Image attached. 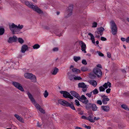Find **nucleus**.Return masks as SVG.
Returning a JSON list of instances; mask_svg holds the SVG:
<instances>
[{"mask_svg": "<svg viewBox=\"0 0 129 129\" xmlns=\"http://www.w3.org/2000/svg\"><path fill=\"white\" fill-rule=\"evenodd\" d=\"M85 106L86 109L87 110H88L91 109L93 111H95L97 110L98 108L95 104L91 103H87L86 104Z\"/></svg>", "mask_w": 129, "mask_h": 129, "instance_id": "obj_1", "label": "nucleus"}, {"mask_svg": "<svg viewBox=\"0 0 129 129\" xmlns=\"http://www.w3.org/2000/svg\"><path fill=\"white\" fill-rule=\"evenodd\" d=\"M24 76L25 78L30 79L34 82H36L37 81L36 77L31 73H25L24 74Z\"/></svg>", "mask_w": 129, "mask_h": 129, "instance_id": "obj_2", "label": "nucleus"}, {"mask_svg": "<svg viewBox=\"0 0 129 129\" xmlns=\"http://www.w3.org/2000/svg\"><path fill=\"white\" fill-rule=\"evenodd\" d=\"M9 28L12 32L13 34H15V31L13 29V28H17L18 29H21L23 28V25H20V24H18V25L17 26L14 23H12L11 25H9Z\"/></svg>", "mask_w": 129, "mask_h": 129, "instance_id": "obj_3", "label": "nucleus"}, {"mask_svg": "<svg viewBox=\"0 0 129 129\" xmlns=\"http://www.w3.org/2000/svg\"><path fill=\"white\" fill-rule=\"evenodd\" d=\"M111 24V28L112 30V33L114 35L116 34L117 33V27L115 22L113 20L111 21L110 22Z\"/></svg>", "mask_w": 129, "mask_h": 129, "instance_id": "obj_4", "label": "nucleus"}, {"mask_svg": "<svg viewBox=\"0 0 129 129\" xmlns=\"http://www.w3.org/2000/svg\"><path fill=\"white\" fill-rule=\"evenodd\" d=\"M61 94H63V96L65 98H69L71 99H73V97L72 96L70 93L67 91H61L60 92Z\"/></svg>", "mask_w": 129, "mask_h": 129, "instance_id": "obj_5", "label": "nucleus"}, {"mask_svg": "<svg viewBox=\"0 0 129 129\" xmlns=\"http://www.w3.org/2000/svg\"><path fill=\"white\" fill-rule=\"evenodd\" d=\"M12 84L15 87L20 91H24L22 86L19 83L13 81L12 82Z\"/></svg>", "mask_w": 129, "mask_h": 129, "instance_id": "obj_6", "label": "nucleus"}, {"mask_svg": "<svg viewBox=\"0 0 129 129\" xmlns=\"http://www.w3.org/2000/svg\"><path fill=\"white\" fill-rule=\"evenodd\" d=\"M93 72L98 78H99L102 75L101 70L97 68H95L93 70Z\"/></svg>", "mask_w": 129, "mask_h": 129, "instance_id": "obj_7", "label": "nucleus"}, {"mask_svg": "<svg viewBox=\"0 0 129 129\" xmlns=\"http://www.w3.org/2000/svg\"><path fill=\"white\" fill-rule=\"evenodd\" d=\"M73 8V5H69V6L67 10L68 14L66 16V18H68L72 15Z\"/></svg>", "mask_w": 129, "mask_h": 129, "instance_id": "obj_8", "label": "nucleus"}, {"mask_svg": "<svg viewBox=\"0 0 129 129\" xmlns=\"http://www.w3.org/2000/svg\"><path fill=\"white\" fill-rule=\"evenodd\" d=\"M79 45L81 46L82 51H83L84 53H86V52L85 50L86 47V44L82 41H79Z\"/></svg>", "mask_w": 129, "mask_h": 129, "instance_id": "obj_9", "label": "nucleus"}, {"mask_svg": "<svg viewBox=\"0 0 129 129\" xmlns=\"http://www.w3.org/2000/svg\"><path fill=\"white\" fill-rule=\"evenodd\" d=\"M17 37L15 36L14 35L13 37H10L7 41L9 43H12L13 42H16L17 41Z\"/></svg>", "mask_w": 129, "mask_h": 129, "instance_id": "obj_10", "label": "nucleus"}, {"mask_svg": "<svg viewBox=\"0 0 129 129\" xmlns=\"http://www.w3.org/2000/svg\"><path fill=\"white\" fill-rule=\"evenodd\" d=\"M28 96L31 102L34 105L37 103L36 101L33 98L32 95L29 92H28L27 93Z\"/></svg>", "mask_w": 129, "mask_h": 129, "instance_id": "obj_11", "label": "nucleus"}, {"mask_svg": "<svg viewBox=\"0 0 129 129\" xmlns=\"http://www.w3.org/2000/svg\"><path fill=\"white\" fill-rule=\"evenodd\" d=\"M81 118L85 120H88L89 121L92 122H94L93 119L92 118V116L91 115H89L87 117H86L85 116H83L81 117Z\"/></svg>", "mask_w": 129, "mask_h": 129, "instance_id": "obj_12", "label": "nucleus"}, {"mask_svg": "<svg viewBox=\"0 0 129 129\" xmlns=\"http://www.w3.org/2000/svg\"><path fill=\"white\" fill-rule=\"evenodd\" d=\"M32 9L39 14H41L43 13V11L36 6L34 5V7Z\"/></svg>", "mask_w": 129, "mask_h": 129, "instance_id": "obj_13", "label": "nucleus"}, {"mask_svg": "<svg viewBox=\"0 0 129 129\" xmlns=\"http://www.w3.org/2000/svg\"><path fill=\"white\" fill-rule=\"evenodd\" d=\"M97 31H95V33L100 34L101 36L103 34V31L105 30V29L103 27H101L99 28H97Z\"/></svg>", "mask_w": 129, "mask_h": 129, "instance_id": "obj_14", "label": "nucleus"}, {"mask_svg": "<svg viewBox=\"0 0 129 129\" xmlns=\"http://www.w3.org/2000/svg\"><path fill=\"white\" fill-rule=\"evenodd\" d=\"M37 109L39 110L41 112L44 114L45 113V111L42 108H41L40 106L38 103H37L34 105Z\"/></svg>", "mask_w": 129, "mask_h": 129, "instance_id": "obj_15", "label": "nucleus"}, {"mask_svg": "<svg viewBox=\"0 0 129 129\" xmlns=\"http://www.w3.org/2000/svg\"><path fill=\"white\" fill-rule=\"evenodd\" d=\"M28 47L26 45H23L21 48V52L22 53H24L28 49Z\"/></svg>", "mask_w": 129, "mask_h": 129, "instance_id": "obj_16", "label": "nucleus"}, {"mask_svg": "<svg viewBox=\"0 0 129 129\" xmlns=\"http://www.w3.org/2000/svg\"><path fill=\"white\" fill-rule=\"evenodd\" d=\"M80 98H81L82 99L84 100V101L82 102V103L83 104H87V103L89 102V100L87 99L86 98L84 95H82L81 97H80Z\"/></svg>", "mask_w": 129, "mask_h": 129, "instance_id": "obj_17", "label": "nucleus"}, {"mask_svg": "<svg viewBox=\"0 0 129 129\" xmlns=\"http://www.w3.org/2000/svg\"><path fill=\"white\" fill-rule=\"evenodd\" d=\"M71 94L76 98H77L79 95L76 91H71L70 92Z\"/></svg>", "mask_w": 129, "mask_h": 129, "instance_id": "obj_18", "label": "nucleus"}, {"mask_svg": "<svg viewBox=\"0 0 129 129\" xmlns=\"http://www.w3.org/2000/svg\"><path fill=\"white\" fill-rule=\"evenodd\" d=\"M25 3L26 5L31 9L33 8L34 7V5H33L32 3H30L28 1H25Z\"/></svg>", "mask_w": 129, "mask_h": 129, "instance_id": "obj_19", "label": "nucleus"}, {"mask_svg": "<svg viewBox=\"0 0 129 129\" xmlns=\"http://www.w3.org/2000/svg\"><path fill=\"white\" fill-rule=\"evenodd\" d=\"M14 116L19 121L22 122V123L24 122L23 119L18 114H15Z\"/></svg>", "mask_w": 129, "mask_h": 129, "instance_id": "obj_20", "label": "nucleus"}, {"mask_svg": "<svg viewBox=\"0 0 129 129\" xmlns=\"http://www.w3.org/2000/svg\"><path fill=\"white\" fill-rule=\"evenodd\" d=\"M101 108L102 110L106 112H108L110 109V108L108 106H101Z\"/></svg>", "mask_w": 129, "mask_h": 129, "instance_id": "obj_21", "label": "nucleus"}, {"mask_svg": "<svg viewBox=\"0 0 129 129\" xmlns=\"http://www.w3.org/2000/svg\"><path fill=\"white\" fill-rule=\"evenodd\" d=\"M78 86L79 87L85 88H86L87 85L85 84L84 82L79 83L78 84Z\"/></svg>", "mask_w": 129, "mask_h": 129, "instance_id": "obj_22", "label": "nucleus"}, {"mask_svg": "<svg viewBox=\"0 0 129 129\" xmlns=\"http://www.w3.org/2000/svg\"><path fill=\"white\" fill-rule=\"evenodd\" d=\"M89 83L90 84L92 85L94 87H95L97 84L96 81L94 80H90Z\"/></svg>", "mask_w": 129, "mask_h": 129, "instance_id": "obj_23", "label": "nucleus"}, {"mask_svg": "<svg viewBox=\"0 0 129 129\" xmlns=\"http://www.w3.org/2000/svg\"><path fill=\"white\" fill-rule=\"evenodd\" d=\"M53 70V71L51 72V73L52 75H55L58 72V69L56 67H55Z\"/></svg>", "mask_w": 129, "mask_h": 129, "instance_id": "obj_24", "label": "nucleus"}, {"mask_svg": "<svg viewBox=\"0 0 129 129\" xmlns=\"http://www.w3.org/2000/svg\"><path fill=\"white\" fill-rule=\"evenodd\" d=\"M121 107L124 110L127 111L129 110L128 106L126 105L123 104L121 105Z\"/></svg>", "mask_w": 129, "mask_h": 129, "instance_id": "obj_25", "label": "nucleus"}, {"mask_svg": "<svg viewBox=\"0 0 129 129\" xmlns=\"http://www.w3.org/2000/svg\"><path fill=\"white\" fill-rule=\"evenodd\" d=\"M72 72L78 74V73L80 72V71L77 69L74 68L72 69Z\"/></svg>", "mask_w": 129, "mask_h": 129, "instance_id": "obj_26", "label": "nucleus"}, {"mask_svg": "<svg viewBox=\"0 0 129 129\" xmlns=\"http://www.w3.org/2000/svg\"><path fill=\"white\" fill-rule=\"evenodd\" d=\"M96 75L93 72H91L89 74V77L91 79H94L95 78L96 76Z\"/></svg>", "mask_w": 129, "mask_h": 129, "instance_id": "obj_27", "label": "nucleus"}, {"mask_svg": "<svg viewBox=\"0 0 129 129\" xmlns=\"http://www.w3.org/2000/svg\"><path fill=\"white\" fill-rule=\"evenodd\" d=\"M109 100V99L108 98H104L102 100V102L105 105L107 104L106 101H108Z\"/></svg>", "mask_w": 129, "mask_h": 129, "instance_id": "obj_28", "label": "nucleus"}, {"mask_svg": "<svg viewBox=\"0 0 129 129\" xmlns=\"http://www.w3.org/2000/svg\"><path fill=\"white\" fill-rule=\"evenodd\" d=\"M68 107H69L73 110H76L72 102L71 104L69 103Z\"/></svg>", "mask_w": 129, "mask_h": 129, "instance_id": "obj_29", "label": "nucleus"}, {"mask_svg": "<svg viewBox=\"0 0 129 129\" xmlns=\"http://www.w3.org/2000/svg\"><path fill=\"white\" fill-rule=\"evenodd\" d=\"M5 32V29L2 27H0V35H2L4 34Z\"/></svg>", "mask_w": 129, "mask_h": 129, "instance_id": "obj_30", "label": "nucleus"}, {"mask_svg": "<svg viewBox=\"0 0 129 129\" xmlns=\"http://www.w3.org/2000/svg\"><path fill=\"white\" fill-rule=\"evenodd\" d=\"M121 40L122 41L124 42L126 41V42L128 43L129 42V36L126 39L124 38H121Z\"/></svg>", "mask_w": 129, "mask_h": 129, "instance_id": "obj_31", "label": "nucleus"}, {"mask_svg": "<svg viewBox=\"0 0 129 129\" xmlns=\"http://www.w3.org/2000/svg\"><path fill=\"white\" fill-rule=\"evenodd\" d=\"M80 59L81 58L79 56H74V59L76 62L78 60H80Z\"/></svg>", "mask_w": 129, "mask_h": 129, "instance_id": "obj_32", "label": "nucleus"}, {"mask_svg": "<svg viewBox=\"0 0 129 129\" xmlns=\"http://www.w3.org/2000/svg\"><path fill=\"white\" fill-rule=\"evenodd\" d=\"M75 76L74 75H71L69 76L68 78L71 81H72L73 79H74Z\"/></svg>", "mask_w": 129, "mask_h": 129, "instance_id": "obj_33", "label": "nucleus"}, {"mask_svg": "<svg viewBox=\"0 0 129 129\" xmlns=\"http://www.w3.org/2000/svg\"><path fill=\"white\" fill-rule=\"evenodd\" d=\"M69 104V103L67 101H64L62 105L67 107H68Z\"/></svg>", "mask_w": 129, "mask_h": 129, "instance_id": "obj_34", "label": "nucleus"}, {"mask_svg": "<svg viewBox=\"0 0 129 129\" xmlns=\"http://www.w3.org/2000/svg\"><path fill=\"white\" fill-rule=\"evenodd\" d=\"M40 47V46L38 44H35L33 46V48L34 49H38Z\"/></svg>", "mask_w": 129, "mask_h": 129, "instance_id": "obj_35", "label": "nucleus"}, {"mask_svg": "<svg viewBox=\"0 0 129 129\" xmlns=\"http://www.w3.org/2000/svg\"><path fill=\"white\" fill-rule=\"evenodd\" d=\"M19 42L21 44H22L24 42V40L20 38H19L18 39Z\"/></svg>", "mask_w": 129, "mask_h": 129, "instance_id": "obj_36", "label": "nucleus"}, {"mask_svg": "<svg viewBox=\"0 0 129 129\" xmlns=\"http://www.w3.org/2000/svg\"><path fill=\"white\" fill-rule=\"evenodd\" d=\"M48 94L49 93L47 90L45 91L44 92L43 94L45 98H46L47 97L48 95Z\"/></svg>", "mask_w": 129, "mask_h": 129, "instance_id": "obj_37", "label": "nucleus"}, {"mask_svg": "<svg viewBox=\"0 0 129 129\" xmlns=\"http://www.w3.org/2000/svg\"><path fill=\"white\" fill-rule=\"evenodd\" d=\"M81 70L82 71L85 72L88 70V69L86 67H83L81 68Z\"/></svg>", "mask_w": 129, "mask_h": 129, "instance_id": "obj_38", "label": "nucleus"}, {"mask_svg": "<svg viewBox=\"0 0 129 129\" xmlns=\"http://www.w3.org/2000/svg\"><path fill=\"white\" fill-rule=\"evenodd\" d=\"M94 94H98L99 92L97 89H95L94 90H93L92 92Z\"/></svg>", "mask_w": 129, "mask_h": 129, "instance_id": "obj_39", "label": "nucleus"}, {"mask_svg": "<svg viewBox=\"0 0 129 129\" xmlns=\"http://www.w3.org/2000/svg\"><path fill=\"white\" fill-rule=\"evenodd\" d=\"M82 79L81 77L80 76L75 77L74 78V79L75 80H81Z\"/></svg>", "mask_w": 129, "mask_h": 129, "instance_id": "obj_40", "label": "nucleus"}, {"mask_svg": "<svg viewBox=\"0 0 129 129\" xmlns=\"http://www.w3.org/2000/svg\"><path fill=\"white\" fill-rule=\"evenodd\" d=\"M99 89L100 91H104L105 90V88H104L102 86H100L99 87Z\"/></svg>", "mask_w": 129, "mask_h": 129, "instance_id": "obj_41", "label": "nucleus"}, {"mask_svg": "<svg viewBox=\"0 0 129 129\" xmlns=\"http://www.w3.org/2000/svg\"><path fill=\"white\" fill-rule=\"evenodd\" d=\"M75 104L76 106H79L80 105L79 103V102L77 100H75Z\"/></svg>", "mask_w": 129, "mask_h": 129, "instance_id": "obj_42", "label": "nucleus"}, {"mask_svg": "<svg viewBox=\"0 0 129 129\" xmlns=\"http://www.w3.org/2000/svg\"><path fill=\"white\" fill-rule=\"evenodd\" d=\"M97 23L95 22H94L92 23V27H97Z\"/></svg>", "mask_w": 129, "mask_h": 129, "instance_id": "obj_43", "label": "nucleus"}, {"mask_svg": "<svg viewBox=\"0 0 129 129\" xmlns=\"http://www.w3.org/2000/svg\"><path fill=\"white\" fill-rule=\"evenodd\" d=\"M88 35H89L90 37H91L90 39L92 40L93 39H94V36H93V35L91 34V33H89L88 34Z\"/></svg>", "mask_w": 129, "mask_h": 129, "instance_id": "obj_44", "label": "nucleus"}, {"mask_svg": "<svg viewBox=\"0 0 129 129\" xmlns=\"http://www.w3.org/2000/svg\"><path fill=\"white\" fill-rule=\"evenodd\" d=\"M64 101L62 100H59L58 101V103L61 105H62Z\"/></svg>", "mask_w": 129, "mask_h": 129, "instance_id": "obj_45", "label": "nucleus"}, {"mask_svg": "<svg viewBox=\"0 0 129 129\" xmlns=\"http://www.w3.org/2000/svg\"><path fill=\"white\" fill-rule=\"evenodd\" d=\"M82 63L85 65H86L87 64V63L86 62V60L85 59H83L82 61Z\"/></svg>", "mask_w": 129, "mask_h": 129, "instance_id": "obj_46", "label": "nucleus"}, {"mask_svg": "<svg viewBox=\"0 0 129 129\" xmlns=\"http://www.w3.org/2000/svg\"><path fill=\"white\" fill-rule=\"evenodd\" d=\"M58 48L57 47H56L54 48L52 50L54 52H56L58 51Z\"/></svg>", "mask_w": 129, "mask_h": 129, "instance_id": "obj_47", "label": "nucleus"}, {"mask_svg": "<svg viewBox=\"0 0 129 129\" xmlns=\"http://www.w3.org/2000/svg\"><path fill=\"white\" fill-rule=\"evenodd\" d=\"M103 86L105 88V89H107L108 88L107 83H105L103 85Z\"/></svg>", "mask_w": 129, "mask_h": 129, "instance_id": "obj_48", "label": "nucleus"}, {"mask_svg": "<svg viewBox=\"0 0 129 129\" xmlns=\"http://www.w3.org/2000/svg\"><path fill=\"white\" fill-rule=\"evenodd\" d=\"M92 92H91L90 93H87L86 95L89 98H90L91 96Z\"/></svg>", "mask_w": 129, "mask_h": 129, "instance_id": "obj_49", "label": "nucleus"}, {"mask_svg": "<svg viewBox=\"0 0 129 129\" xmlns=\"http://www.w3.org/2000/svg\"><path fill=\"white\" fill-rule=\"evenodd\" d=\"M97 103L100 105H101L102 104V101L100 100H98L97 101Z\"/></svg>", "mask_w": 129, "mask_h": 129, "instance_id": "obj_50", "label": "nucleus"}, {"mask_svg": "<svg viewBox=\"0 0 129 129\" xmlns=\"http://www.w3.org/2000/svg\"><path fill=\"white\" fill-rule=\"evenodd\" d=\"M84 127L85 128L87 129H91V127L90 126H87L85 124Z\"/></svg>", "mask_w": 129, "mask_h": 129, "instance_id": "obj_51", "label": "nucleus"}, {"mask_svg": "<svg viewBox=\"0 0 129 129\" xmlns=\"http://www.w3.org/2000/svg\"><path fill=\"white\" fill-rule=\"evenodd\" d=\"M107 56L108 58H110L111 57V54L110 52H107Z\"/></svg>", "mask_w": 129, "mask_h": 129, "instance_id": "obj_52", "label": "nucleus"}, {"mask_svg": "<svg viewBox=\"0 0 129 129\" xmlns=\"http://www.w3.org/2000/svg\"><path fill=\"white\" fill-rule=\"evenodd\" d=\"M98 54L99 56H104V55L102 53L100 52H98Z\"/></svg>", "mask_w": 129, "mask_h": 129, "instance_id": "obj_53", "label": "nucleus"}, {"mask_svg": "<svg viewBox=\"0 0 129 129\" xmlns=\"http://www.w3.org/2000/svg\"><path fill=\"white\" fill-rule=\"evenodd\" d=\"M101 40L102 41H105L107 40L106 38L103 37H102L101 38Z\"/></svg>", "mask_w": 129, "mask_h": 129, "instance_id": "obj_54", "label": "nucleus"}, {"mask_svg": "<svg viewBox=\"0 0 129 129\" xmlns=\"http://www.w3.org/2000/svg\"><path fill=\"white\" fill-rule=\"evenodd\" d=\"M110 90L111 89L110 88H108L106 90V92L107 93H109L110 92Z\"/></svg>", "mask_w": 129, "mask_h": 129, "instance_id": "obj_55", "label": "nucleus"}, {"mask_svg": "<svg viewBox=\"0 0 129 129\" xmlns=\"http://www.w3.org/2000/svg\"><path fill=\"white\" fill-rule=\"evenodd\" d=\"M77 99L80 101L81 102H82L83 101H82V100H83L81 98H80V95L79 96V97H78Z\"/></svg>", "mask_w": 129, "mask_h": 129, "instance_id": "obj_56", "label": "nucleus"}, {"mask_svg": "<svg viewBox=\"0 0 129 129\" xmlns=\"http://www.w3.org/2000/svg\"><path fill=\"white\" fill-rule=\"evenodd\" d=\"M107 83L108 84V86L109 88H110L111 87V84L109 82H107Z\"/></svg>", "mask_w": 129, "mask_h": 129, "instance_id": "obj_57", "label": "nucleus"}, {"mask_svg": "<svg viewBox=\"0 0 129 129\" xmlns=\"http://www.w3.org/2000/svg\"><path fill=\"white\" fill-rule=\"evenodd\" d=\"M100 119L99 117H95L94 118V119L93 120H94V121H95V120H97Z\"/></svg>", "mask_w": 129, "mask_h": 129, "instance_id": "obj_58", "label": "nucleus"}, {"mask_svg": "<svg viewBox=\"0 0 129 129\" xmlns=\"http://www.w3.org/2000/svg\"><path fill=\"white\" fill-rule=\"evenodd\" d=\"M42 126V124H40L39 122H38L37 123V126L38 127H40Z\"/></svg>", "mask_w": 129, "mask_h": 129, "instance_id": "obj_59", "label": "nucleus"}, {"mask_svg": "<svg viewBox=\"0 0 129 129\" xmlns=\"http://www.w3.org/2000/svg\"><path fill=\"white\" fill-rule=\"evenodd\" d=\"M98 34L96 33H95V37H96L98 38H99L100 37V35H99L98 36H97V34Z\"/></svg>", "mask_w": 129, "mask_h": 129, "instance_id": "obj_60", "label": "nucleus"}, {"mask_svg": "<svg viewBox=\"0 0 129 129\" xmlns=\"http://www.w3.org/2000/svg\"><path fill=\"white\" fill-rule=\"evenodd\" d=\"M97 66L98 67L101 69L102 68V67L101 65L100 64H98V65Z\"/></svg>", "mask_w": 129, "mask_h": 129, "instance_id": "obj_61", "label": "nucleus"}, {"mask_svg": "<svg viewBox=\"0 0 129 129\" xmlns=\"http://www.w3.org/2000/svg\"><path fill=\"white\" fill-rule=\"evenodd\" d=\"M78 114H79L80 115H82L83 114V111H81L80 112H79Z\"/></svg>", "mask_w": 129, "mask_h": 129, "instance_id": "obj_62", "label": "nucleus"}, {"mask_svg": "<svg viewBox=\"0 0 129 129\" xmlns=\"http://www.w3.org/2000/svg\"><path fill=\"white\" fill-rule=\"evenodd\" d=\"M86 90H87V89L86 88L85 89L83 88L82 89V91L84 92H85L86 91Z\"/></svg>", "mask_w": 129, "mask_h": 129, "instance_id": "obj_63", "label": "nucleus"}, {"mask_svg": "<svg viewBox=\"0 0 129 129\" xmlns=\"http://www.w3.org/2000/svg\"><path fill=\"white\" fill-rule=\"evenodd\" d=\"M92 40V42L94 44H95V40L94 39L91 40Z\"/></svg>", "mask_w": 129, "mask_h": 129, "instance_id": "obj_64", "label": "nucleus"}]
</instances>
